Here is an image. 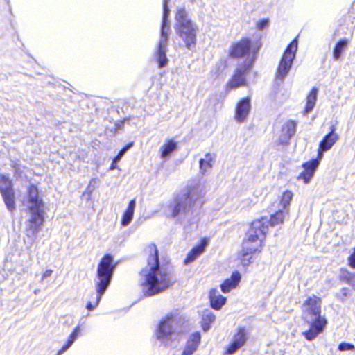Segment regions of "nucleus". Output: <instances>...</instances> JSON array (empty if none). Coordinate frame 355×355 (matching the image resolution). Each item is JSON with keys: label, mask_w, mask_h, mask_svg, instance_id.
Returning a JSON list of instances; mask_svg holds the SVG:
<instances>
[{"label": "nucleus", "mask_w": 355, "mask_h": 355, "mask_svg": "<svg viewBox=\"0 0 355 355\" xmlns=\"http://www.w3.org/2000/svg\"><path fill=\"white\" fill-rule=\"evenodd\" d=\"M26 235L33 239L37 238L44 223L45 206L26 208Z\"/></svg>", "instance_id": "6e6552de"}, {"label": "nucleus", "mask_w": 355, "mask_h": 355, "mask_svg": "<svg viewBox=\"0 0 355 355\" xmlns=\"http://www.w3.org/2000/svg\"><path fill=\"white\" fill-rule=\"evenodd\" d=\"M133 146V142L128 144L126 146L122 148V150L119 153L116 157L114 159V162H119L124 154Z\"/></svg>", "instance_id": "473e14b6"}, {"label": "nucleus", "mask_w": 355, "mask_h": 355, "mask_svg": "<svg viewBox=\"0 0 355 355\" xmlns=\"http://www.w3.org/2000/svg\"><path fill=\"white\" fill-rule=\"evenodd\" d=\"M0 192L8 209L12 212L15 209V198L10 180L0 175Z\"/></svg>", "instance_id": "f8f14e48"}, {"label": "nucleus", "mask_w": 355, "mask_h": 355, "mask_svg": "<svg viewBox=\"0 0 355 355\" xmlns=\"http://www.w3.org/2000/svg\"><path fill=\"white\" fill-rule=\"evenodd\" d=\"M65 349L64 348H61L57 353L56 355H62L64 352H65Z\"/></svg>", "instance_id": "09e8293b"}, {"label": "nucleus", "mask_w": 355, "mask_h": 355, "mask_svg": "<svg viewBox=\"0 0 355 355\" xmlns=\"http://www.w3.org/2000/svg\"><path fill=\"white\" fill-rule=\"evenodd\" d=\"M306 100H307V103H306V106L305 107V110H304V114H308L309 112V110H310V103H311V93L307 95V97H306Z\"/></svg>", "instance_id": "58836bf2"}, {"label": "nucleus", "mask_w": 355, "mask_h": 355, "mask_svg": "<svg viewBox=\"0 0 355 355\" xmlns=\"http://www.w3.org/2000/svg\"><path fill=\"white\" fill-rule=\"evenodd\" d=\"M97 184H98V178H92L87 187V189H86L87 192L89 193H92L96 189Z\"/></svg>", "instance_id": "f704fd0d"}, {"label": "nucleus", "mask_w": 355, "mask_h": 355, "mask_svg": "<svg viewBox=\"0 0 355 355\" xmlns=\"http://www.w3.org/2000/svg\"><path fill=\"white\" fill-rule=\"evenodd\" d=\"M208 241L203 239L200 245L194 247L191 252L188 254L184 263L185 264L190 263L196 260L201 254L205 252V248L207 245Z\"/></svg>", "instance_id": "5701e85b"}, {"label": "nucleus", "mask_w": 355, "mask_h": 355, "mask_svg": "<svg viewBox=\"0 0 355 355\" xmlns=\"http://www.w3.org/2000/svg\"><path fill=\"white\" fill-rule=\"evenodd\" d=\"M293 193L288 190L284 191L282 196L280 203L284 209H286L292 200Z\"/></svg>", "instance_id": "7c9ffc66"}, {"label": "nucleus", "mask_w": 355, "mask_h": 355, "mask_svg": "<svg viewBox=\"0 0 355 355\" xmlns=\"http://www.w3.org/2000/svg\"><path fill=\"white\" fill-rule=\"evenodd\" d=\"M24 205L26 208L45 206L43 199L39 195L38 189L36 186L33 184L29 185L24 200Z\"/></svg>", "instance_id": "4468645a"}, {"label": "nucleus", "mask_w": 355, "mask_h": 355, "mask_svg": "<svg viewBox=\"0 0 355 355\" xmlns=\"http://www.w3.org/2000/svg\"><path fill=\"white\" fill-rule=\"evenodd\" d=\"M338 138L339 137L338 134L335 132V128L332 127L331 132L320 141L318 150L317 157L315 159H312V176L322 159L324 153L329 150L338 141Z\"/></svg>", "instance_id": "9b49d317"}, {"label": "nucleus", "mask_w": 355, "mask_h": 355, "mask_svg": "<svg viewBox=\"0 0 355 355\" xmlns=\"http://www.w3.org/2000/svg\"><path fill=\"white\" fill-rule=\"evenodd\" d=\"M52 273H53V270L51 269H48V270H45L42 274V280L51 277Z\"/></svg>", "instance_id": "ea45409f"}, {"label": "nucleus", "mask_w": 355, "mask_h": 355, "mask_svg": "<svg viewBox=\"0 0 355 355\" xmlns=\"http://www.w3.org/2000/svg\"><path fill=\"white\" fill-rule=\"evenodd\" d=\"M311 94H312V108H313L314 106V104H315V101L316 100V90L315 89L312 88Z\"/></svg>", "instance_id": "79ce46f5"}, {"label": "nucleus", "mask_w": 355, "mask_h": 355, "mask_svg": "<svg viewBox=\"0 0 355 355\" xmlns=\"http://www.w3.org/2000/svg\"><path fill=\"white\" fill-rule=\"evenodd\" d=\"M297 50V41L293 40L285 50L282 59L278 65L276 78L284 80L288 74L292 67L293 60L295 58V53Z\"/></svg>", "instance_id": "1a4fd4ad"}, {"label": "nucleus", "mask_w": 355, "mask_h": 355, "mask_svg": "<svg viewBox=\"0 0 355 355\" xmlns=\"http://www.w3.org/2000/svg\"><path fill=\"white\" fill-rule=\"evenodd\" d=\"M215 155L211 153H207L204 158L200 160V172L202 175H205L213 167Z\"/></svg>", "instance_id": "b1692460"}, {"label": "nucleus", "mask_w": 355, "mask_h": 355, "mask_svg": "<svg viewBox=\"0 0 355 355\" xmlns=\"http://www.w3.org/2000/svg\"><path fill=\"white\" fill-rule=\"evenodd\" d=\"M355 346L352 344L348 343H341L338 345V349L340 351H349V350H354Z\"/></svg>", "instance_id": "c9c22d12"}, {"label": "nucleus", "mask_w": 355, "mask_h": 355, "mask_svg": "<svg viewBox=\"0 0 355 355\" xmlns=\"http://www.w3.org/2000/svg\"><path fill=\"white\" fill-rule=\"evenodd\" d=\"M211 306L215 310H220L226 303V297L220 295L216 288H213L209 292Z\"/></svg>", "instance_id": "4be33fe9"}, {"label": "nucleus", "mask_w": 355, "mask_h": 355, "mask_svg": "<svg viewBox=\"0 0 355 355\" xmlns=\"http://www.w3.org/2000/svg\"><path fill=\"white\" fill-rule=\"evenodd\" d=\"M203 196V187L200 180L189 181L186 190L175 196L168 205L167 216L171 218H178L180 220L186 219Z\"/></svg>", "instance_id": "f03ea898"}, {"label": "nucleus", "mask_w": 355, "mask_h": 355, "mask_svg": "<svg viewBox=\"0 0 355 355\" xmlns=\"http://www.w3.org/2000/svg\"><path fill=\"white\" fill-rule=\"evenodd\" d=\"M169 1L170 0H163V16L161 28V37L159 42L157 50L155 54V59L158 63L159 68L166 67L168 62L166 53L168 35L170 33V22L168 21L170 10L168 7V3Z\"/></svg>", "instance_id": "0eeeda50"}, {"label": "nucleus", "mask_w": 355, "mask_h": 355, "mask_svg": "<svg viewBox=\"0 0 355 355\" xmlns=\"http://www.w3.org/2000/svg\"><path fill=\"white\" fill-rule=\"evenodd\" d=\"M343 278L346 280L347 284H352V279L354 278V275L352 274L346 272L343 275Z\"/></svg>", "instance_id": "e433bc0d"}, {"label": "nucleus", "mask_w": 355, "mask_h": 355, "mask_svg": "<svg viewBox=\"0 0 355 355\" xmlns=\"http://www.w3.org/2000/svg\"><path fill=\"white\" fill-rule=\"evenodd\" d=\"M306 337V338L308 340H311V328L306 331V332L303 333Z\"/></svg>", "instance_id": "c03bdc74"}, {"label": "nucleus", "mask_w": 355, "mask_h": 355, "mask_svg": "<svg viewBox=\"0 0 355 355\" xmlns=\"http://www.w3.org/2000/svg\"><path fill=\"white\" fill-rule=\"evenodd\" d=\"M71 346V345L70 344L67 343L64 345L62 346V348H64L65 351H67Z\"/></svg>", "instance_id": "de8ad7c7"}, {"label": "nucleus", "mask_w": 355, "mask_h": 355, "mask_svg": "<svg viewBox=\"0 0 355 355\" xmlns=\"http://www.w3.org/2000/svg\"><path fill=\"white\" fill-rule=\"evenodd\" d=\"M13 168H15V172L18 174H20L22 172L21 170V166L17 164L13 165Z\"/></svg>", "instance_id": "37998d69"}, {"label": "nucleus", "mask_w": 355, "mask_h": 355, "mask_svg": "<svg viewBox=\"0 0 355 355\" xmlns=\"http://www.w3.org/2000/svg\"><path fill=\"white\" fill-rule=\"evenodd\" d=\"M175 19L176 34L184 41L185 46L188 49H193L196 44V36L198 31L196 24L190 19L184 8H180L177 10Z\"/></svg>", "instance_id": "39448f33"}, {"label": "nucleus", "mask_w": 355, "mask_h": 355, "mask_svg": "<svg viewBox=\"0 0 355 355\" xmlns=\"http://www.w3.org/2000/svg\"><path fill=\"white\" fill-rule=\"evenodd\" d=\"M177 149L178 142L172 139H166L159 149L160 157L163 160L166 161Z\"/></svg>", "instance_id": "6ab92c4d"}, {"label": "nucleus", "mask_w": 355, "mask_h": 355, "mask_svg": "<svg viewBox=\"0 0 355 355\" xmlns=\"http://www.w3.org/2000/svg\"><path fill=\"white\" fill-rule=\"evenodd\" d=\"M145 254L146 265L140 272L141 286L144 295L152 296L168 288L173 281L166 268L160 266L158 250L155 245H147Z\"/></svg>", "instance_id": "f257e3e1"}, {"label": "nucleus", "mask_w": 355, "mask_h": 355, "mask_svg": "<svg viewBox=\"0 0 355 355\" xmlns=\"http://www.w3.org/2000/svg\"><path fill=\"white\" fill-rule=\"evenodd\" d=\"M327 323L325 315L321 314L320 299L312 297V340L324 331Z\"/></svg>", "instance_id": "9d476101"}, {"label": "nucleus", "mask_w": 355, "mask_h": 355, "mask_svg": "<svg viewBox=\"0 0 355 355\" xmlns=\"http://www.w3.org/2000/svg\"><path fill=\"white\" fill-rule=\"evenodd\" d=\"M65 349L64 348H61L57 353L56 355H62L64 352H65Z\"/></svg>", "instance_id": "8fccbe9b"}, {"label": "nucleus", "mask_w": 355, "mask_h": 355, "mask_svg": "<svg viewBox=\"0 0 355 355\" xmlns=\"http://www.w3.org/2000/svg\"><path fill=\"white\" fill-rule=\"evenodd\" d=\"M250 69V64H245L239 67L226 85L227 90L235 89L239 87L247 85L245 76Z\"/></svg>", "instance_id": "ddd939ff"}, {"label": "nucleus", "mask_w": 355, "mask_h": 355, "mask_svg": "<svg viewBox=\"0 0 355 355\" xmlns=\"http://www.w3.org/2000/svg\"><path fill=\"white\" fill-rule=\"evenodd\" d=\"M216 315L210 310H205L202 314V328L204 331H207L211 324L215 321Z\"/></svg>", "instance_id": "a878e982"}, {"label": "nucleus", "mask_w": 355, "mask_h": 355, "mask_svg": "<svg viewBox=\"0 0 355 355\" xmlns=\"http://www.w3.org/2000/svg\"><path fill=\"white\" fill-rule=\"evenodd\" d=\"M136 207V201L135 199L130 200L128 207L123 214L121 220V225L124 227L128 226L132 220L134 212Z\"/></svg>", "instance_id": "393cba45"}, {"label": "nucleus", "mask_w": 355, "mask_h": 355, "mask_svg": "<svg viewBox=\"0 0 355 355\" xmlns=\"http://www.w3.org/2000/svg\"><path fill=\"white\" fill-rule=\"evenodd\" d=\"M349 266L354 268H355V248L354 249L353 253L349 257Z\"/></svg>", "instance_id": "4c0bfd02"}, {"label": "nucleus", "mask_w": 355, "mask_h": 355, "mask_svg": "<svg viewBox=\"0 0 355 355\" xmlns=\"http://www.w3.org/2000/svg\"><path fill=\"white\" fill-rule=\"evenodd\" d=\"M123 122H121L120 123H118L116 125H117V128H122V125H123Z\"/></svg>", "instance_id": "3c124183"}, {"label": "nucleus", "mask_w": 355, "mask_h": 355, "mask_svg": "<svg viewBox=\"0 0 355 355\" xmlns=\"http://www.w3.org/2000/svg\"><path fill=\"white\" fill-rule=\"evenodd\" d=\"M250 47V40L248 38H243L232 45L230 55L234 58L244 56L249 53Z\"/></svg>", "instance_id": "a211bd4d"}, {"label": "nucleus", "mask_w": 355, "mask_h": 355, "mask_svg": "<svg viewBox=\"0 0 355 355\" xmlns=\"http://www.w3.org/2000/svg\"><path fill=\"white\" fill-rule=\"evenodd\" d=\"M269 25L270 20L266 18L261 19L256 22V28L259 31L268 28Z\"/></svg>", "instance_id": "2f4dec72"}, {"label": "nucleus", "mask_w": 355, "mask_h": 355, "mask_svg": "<svg viewBox=\"0 0 355 355\" xmlns=\"http://www.w3.org/2000/svg\"><path fill=\"white\" fill-rule=\"evenodd\" d=\"M269 221L266 217H261L255 220L246 234L242 245L245 250L251 251H261L263 246V240L268 231Z\"/></svg>", "instance_id": "423d86ee"}, {"label": "nucleus", "mask_w": 355, "mask_h": 355, "mask_svg": "<svg viewBox=\"0 0 355 355\" xmlns=\"http://www.w3.org/2000/svg\"><path fill=\"white\" fill-rule=\"evenodd\" d=\"M200 340L201 336L199 332H195L191 334L187 342L182 355H192L198 349Z\"/></svg>", "instance_id": "412c9836"}, {"label": "nucleus", "mask_w": 355, "mask_h": 355, "mask_svg": "<svg viewBox=\"0 0 355 355\" xmlns=\"http://www.w3.org/2000/svg\"><path fill=\"white\" fill-rule=\"evenodd\" d=\"M349 42V40L345 38L339 40L336 43L333 52V56L335 60H338L341 58L343 53L347 49Z\"/></svg>", "instance_id": "bb28decb"}, {"label": "nucleus", "mask_w": 355, "mask_h": 355, "mask_svg": "<svg viewBox=\"0 0 355 355\" xmlns=\"http://www.w3.org/2000/svg\"><path fill=\"white\" fill-rule=\"evenodd\" d=\"M182 319L176 312L166 314L159 322L156 331L157 341L165 347L172 345L182 332Z\"/></svg>", "instance_id": "7ed1b4c3"}, {"label": "nucleus", "mask_w": 355, "mask_h": 355, "mask_svg": "<svg viewBox=\"0 0 355 355\" xmlns=\"http://www.w3.org/2000/svg\"><path fill=\"white\" fill-rule=\"evenodd\" d=\"M296 123L293 121H288L284 123L278 134L277 142L279 144L287 145L291 138L295 135Z\"/></svg>", "instance_id": "dca6fc26"}, {"label": "nucleus", "mask_w": 355, "mask_h": 355, "mask_svg": "<svg viewBox=\"0 0 355 355\" xmlns=\"http://www.w3.org/2000/svg\"><path fill=\"white\" fill-rule=\"evenodd\" d=\"M311 299L308 298L306 302L303 305V318L305 320H308L309 315H311V309L309 306V302Z\"/></svg>", "instance_id": "72a5a7b5"}, {"label": "nucleus", "mask_w": 355, "mask_h": 355, "mask_svg": "<svg viewBox=\"0 0 355 355\" xmlns=\"http://www.w3.org/2000/svg\"><path fill=\"white\" fill-rule=\"evenodd\" d=\"M116 163L117 162H114V161L112 162V163L111 164V166H110V170H114V169H116L118 168V166L116 165Z\"/></svg>", "instance_id": "49530a36"}, {"label": "nucleus", "mask_w": 355, "mask_h": 355, "mask_svg": "<svg viewBox=\"0 0 355 355\" xmlns=\"http://www.w3.org/2000/svg\"><path fill=\"white\" fill-rule=\"evenodd\" d=\"M241 275L238 271H234L230 278L226 279L220 285L221 291L227 293L235 289L239 284Z\"/></svg>", "instance_id": "aec40b11"}, {"label": "nucleus", "mask_w": 355, "mask_h": 355, "mask_svg": "<svg viewBox=\"0 0 355 355\" xmlns=\"http://www.w3.org/2000/svg\"><path fill=\"white\" fill-rule=\"evenodd\" d=\"M76 340V339H75L73 337H72L71 336H69V337L68 338V340H67V343L69 344H70L71 345H72Z\"/></svg>", "instance_id": "a18cd8bd"}, {"label": "nucleus", "mask_w": 355, "mask_h": 355, "mask_svg": "<svg viewBox=\"0 0 355 355\" xmlns=\"http://www.w3.org/2000/svg\"><path fill=\"white\" fill-rule=\"evenodd\" d=\"M248 339L247 331L244 328H238L232 343L227 349L228 354H233L243 347Z\"/></svg>", "instance_id": "f3484780"}, {"label": "nucleus", "mask_w": 355, "mask_h": 355, "mask_svg": "<svg viewBox=\"0 0 355 355\" xmlns=\"http://www.w3.org/2000/svg\"><path fill=\"white\" fill-rule=\"evenodd\" d=\"M302 171L300 173L297 178L299 180L303 181L304 184H307L311 178V162H307L302 165Z\"/></svg>", "instance_id": "c756f323"}, {"label": "nucleus", "mask_w": 355, "mask_h": 355, "mask_svg": "<svg viewBox=\"0 0 355 355\" xmlns=\"http://www.w3.org/2000/svg\"><path fill=\"white\" fill-rule=\"evenodd\" d=\"M115 268L113 258L107 254L100 261L97 268V276L95 280L96 290V301L94 304L88 302L87 309L89 311L94 310L99 304L101 299L109 286L112 274Z\"/></svg>", "instance_id": "20e7f679"}, {"label": "nucleus", "mask_w": 355, "mask_h": 355, "mask_svg": "<svg viewBox=\"0 0 355 355\" xmlns=\"http://www.w3.org/2000/svg\"><path fill=\"white\" fill-rule=\"evenodd\" d=\"M257 252L245 250L244 246L242 245V249L239 253V258L242 265L243 266H248L252 261V254Z\"/></svg>", "instance_id": "c85d7f7f"}, {"label": "nucleus", "mask_w": 355, "mask_h": 355, "mask_svg": "<svg viewBox=\"0 0 355 355\" xmlns=\"http://www.w3.org/2000/svg\"><path fill=\"white\" fill-rule=\"evenodd\" d=\"M251 110V101L250 97L241 99L235 107L234 119L239 123L244 122Z\"/></svg>", "instance_id": "2eb2a0df"}, {"label": "nucleus", "mask_w": 355, "mask_h": 355, "mask_svg": "<svg viewBox=\"0 0 355 355\" xmlns=\"http://www.w3.org/2000/svg\"><path fill=\"white\" fill-rule=\"evenodd\" d=\"M288 211L279 210L277 211L274 215L271 216L270 218L266 217L269 221V226H275L282 223L285 216L288 215Z\"/></svg>", "instance_id": "cd10ccee"}, {"label": "nucleus", "mask_w": 355, "mask_h": 355, "mask_svg": "<svg viewBox=\"0 0 355 355\" xmlns=\"http://www.w3.org/2000/svg\"><path fill=\"white\" fill-rule=\"evenodd\" d=\"M80 332V327L79 326L76 327L73 331L71 333L70 336L73 337L75 339H76Z\"/></svg>", "instance_id": "a19ab883"}]
</instances>
